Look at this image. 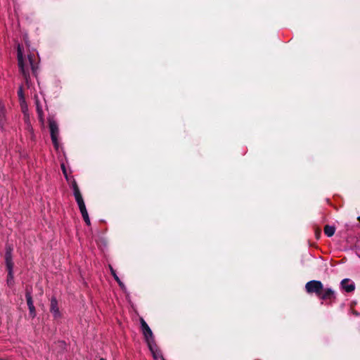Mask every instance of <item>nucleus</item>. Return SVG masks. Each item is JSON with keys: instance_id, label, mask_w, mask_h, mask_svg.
Listing matches in <instances>:
<instances>
[{"instance_id": "1", "label": "nucleus", "mask_w": 360, "mask_h": 360, "mask_svg": "<svg viewBox=\"0 0 360 360\" xmlns=\"http://www.w3.org/2000/svg\"><path fill=\"white\" fill-rule=\"evenodd\" d=\"M305 290L309 294H316L321 300L332 304L336 300L335 292L331 288H324L320 281L312 280L305 285Z\"/></svg>"}, {"instance_id": "2", "label": "nucleus", "mask_w": 360, "mask_h": 360, "mask_svg": "<svg viewBox=\"0 0 360 360\" xmlns=\"http://www.w3.org/2000/svg\"><path fill=\"white\" fill-rule=\"evenodd\" d=\"M35 57L34 54L24 56L22 47L18 45V62L20 70L21 71L25 81L28 83L30 79V70H32L34 74L36 73L37 64L35 63Z\"/></svg>"}, {"instance_id": "3", "label": "nucleus", "mask_w": 360, "mask_h": 360, "mask_svg": "<svg viewBox=\"0 0 360 360\" xmlns=\"http://www.w3.org/2000/svg\"><path fill=\"white\" fill-rule=\"evenodd\" d=\"M51 138L52 143L54 146V148L58 150L59 148V142H58V136H59V129L58 127V124L56 122L52 119L49 120Z\"/></svg>"}, {"instance_id": "4", "label": "nucleus", "mask_w": 360, "mask_h": 360, "mask_svg": "<svg viewBox=\"0 0 360 360\" xmlns=\"http://www.w3.org/2000/svg\"><path fill=\"white\" fill-rule=\"evenodd\" d=\"M74 196H75V200L78 205L79 211L82 214L84 221H85L86 225L90 226V224H91L90 219H89V214L87 212V210L86 208L85 203L83 200L82 194H79L78 195H74Z\"/></svg>"}, {"instance_id": "5", "label": "nucleus", "mask_w": 360, "mask_h": 360, "mask_svg": "<svg viewBox=\"0 0 360 360\" xmlns=\"http://www.w3.org/2000/svg\"><path fill=\"white\" fill-rule=\"evenodd\" d=\"M141 326L147 345L154 343L155 340L153 332L150 327L148 326V325L143 319H141Z\"/></svg>"}, {"instance_id": "6", "label": "nucleus", "mask_w": 360, "mask_h": 360, "mask_svg": "<svg viewBox=\"0 0 360 360\" xmlns=\"http://www.w3.org/2000/svg\"><path fill=\"white\" fill-rule=\"evenodd\" d=\"M50 311L54 319H57L61 317V313L59 310L58 300L55 297H51L50 304Z\"/></svg>"}, {"instance_id": "7", "label": "nucleus", "mask_w": 360, "mask_h": 360, "mask_svg": "<svg viewBox=\"0 0 360 360\" xmlns=\"http://www.w3.org/2000/svg\"><path fill=\"white\" fill-rule=\"evenodd\" d=\"M12 251L13 249L11 247H7L5 253V262L7 267V270L8 271H9L10 274L13 268Z\"/></svg>"}, {"instance_id": "8", "label": "nucleus", "mask_w": 360, "mask_h": 360, "mask_svg": "<svg viewBox=\"0 0 360 360\" xmlns=\"http://www.w3.org/2000/svg\"><path fill=\"white\" fill-rule=\"evenodd\" d=\"M12 251L13 249L11 247H7L5 253V262L7 267V270L8 271H9L10 274L13 268Z\"/></svg>"}, {"instance_id": "9", "label": "nucleus", "mask_w": 360, "mask_h": 360, "mask_svg": "<svg viewBox=\"0 0 360 360\" xmlns=\"http://www.w3.org/2000/svg\"><path fill=\"white\" fill-rule=\"evenodd\" d=\"M25 297H26L27 304L28 309H29L30 316L32 318H34L36 316L37 314H36L35 307L33 303L31 292L27 291L26 294H25Z\"/></svg>"}, {"instance_id": "10", "label": "nucleus", "mask_w": 360, "mask_h": 360, "mask_svg": "<svg viewBox=\"0 0 360 360\" xmlns=\"http://www.w3.org/2000/svg\"><path fill=\"white\" fill-rule=\"evenodd\" d=\"M341 288L347 292H352L355 290L354 283L348 278L343 279L340 283Z\"/></svg>"}, {"instance_id": "11", "label": "nucleus", "mask_w": 360, "mask_h": 360, "mask_svg": "<svg viewBox=\"0 0 360 360\" xmlns=\"http://www.w3.org/2000/svg\"><path fill=\"white\" fill-rule=\"evenodd\" d=\"M148 346L149 349L151 352L153 356L155 359H160L161 360L165 359L163 357L160 349L158 347V346L156 345V344L155 342L148 345Z\"/></svg>"}, {"instance_id": "12", "label": "nucleus", "mask_w": 360, "mask_h": 360, "mask_svg": "<svg viewBox=\"0 0 360 360\" xmlns=\"http://www.w3.org/2000/svg\"><path fill=\"white\" fill-rule=\"evenodd\" d=\"M6 109L4 105L0 102V129H3L6 123Z\"/></svg>"}, {"instance_id": "13", "label": "nucleus", "mask_w": 360, "mask_h": 360, "mask_svg": "<svg viewBox=\"0 0 360 360\" xmlns=\"http://www.w3.org/2000/svg\"><path fill=\"white\" fill-rule=\"evenodd\" d=\"M36 108L39 120L43 124L44 122L43 110L38 100L36 101Z\"/></svg>"}, {"instance_id": "14", "label": "nucleus", "mask_w": 360, "mask_h": 360, "mask_svg": "<svg viewBox=\"0 0 360 360\" xmlns=\"http://www.w3.org/2000/svg\"><path fill=\"white\" fill-rule=\"evenodd\" d=\"M335 229L333 226L326 225L324 227V233L328 237L333 236L335 233Z\"/></svg>"}, {"instance_id": "15", "label": "nucleus", "mask_w": 360, "mask_h": 360, "mask_svg": "<svg viewBox=\"0 0 360 360\" xmlns=\"http://www.w3.org/2000/svg\"><path fill=\"white\" fill-rule=\"evenodd\" d=\"M71 187L72 188L74 195L81 194L78 185L75 179H73L71 183Z\"/></svg>"}, {"instance_id": "16", "label": "nucleus", "mask_w": 360, "mask_h": 360, "mask_svg": "<svg viewBox=\"0 0 360 360\" xmlns=\"http://www.w3.org/2000/svg\"><path fill=\"white\" fill-rule=\"evenodd\" d=\"M18 96L19 97L20 101L25 103V96H24V93H23V90H22V86L19 87V89L18 90Z\"/></svg>"}, {"instance_id": "17", "label": "nucleus", "mask_w": 360, "mask_h": 360, "mask_svg": "<svg viewBox=\"0 0 360 360\" xmlns=\"http://www.w3.org/2000/svg\"><path fill=\"white\" fill-rule=\"evenodd\" d=\"M21 103V108H22V112L23 113L24 115H27V113L28 112V108H27V105L26 104V103H23L22 101H20Z\"/></svg>"}, {"instance_id": "18", "label": "nucleus", "mask_w": 360, "mask_h": 360, "mask_svg": "<svg viewBox=\"0 0 360 360\" xmlns=\"http://www.w3.org/2000/svg\"><path fill=\"white\" fill-rule=\"evenodd\" d=\"M24 120L25 123L27 124V128L30 131H32V127H31L30 122V115L27 113V115H24Z\"/></svg>"}, {"instance_id": "19", "label": "nucleus", "mask_w": 360, "mask_h": 360, "mask_svg": "<svg viewBox=\"0 0 360 360\" xmlns=\"http://www.w3.org/2000/svg\"><path fill=\"white\" fill-rule=\"evenodd\" d=\"M13 270H11V274H10L9 271H8L7 282L8 284H10L13 282Z\"/></svg>"}, {"instance_id": "20", "label": "nucleus", "mask_w": 360, "mask_h": 360, "mask_svg": "<svg viewBox=\"0 0 360 360\" xmlns=\"http://www.w3.org/2000/svg\"><path fill=\"white\" fill-rule=\"evenodd\" d=\"M111 274L112 275L113 278L116 279V278H118L115 271L113 269L112 266H110Z\"/></svg>"}, {"instance_id": "21", "label": "nucleus", "mask_w": 360, "mask_h": 360, "mask_svg": "<svg viewBox=\"0 0 360 360\" xmlns=\"http://www.w3.org/2000/svg\"><path fill=\"white\" fill-rule=\"evenodd\" d=\"M61 168H62L63 174L65 175V178L68 179V175H67V172H66V169L65 167V165H61Z\"/></svg>"}, {"instance_id": "22", "label": "nucleus", "mask_w": 360, "mask_h": 360, "mask_svg": "<svg viewBox=\"0 0 360 360\" xmlns=\"http://www.w3.org/2000/svg\"><path fill=\"white\" fill-rule=\"evenodd\" d=\"M115 280L117 282V283L119 284V285H120L122 288H124V285L123 283L120 281V278H119V277H118V278H116V279H115Z\"/></svg>"}, {"instance_id": "23", "label": "nucleus", "mask_w": 360, "mask_h": 360, "mask_svg": "<svg viewBox=\"0 0 360 360\" xmlns=\"http://www.w3.org/2000/svg\"><path fill=\"white\" fill-rule=\"evenodd\" d=\"M357 219L360 221V216L358 217Z\"/></svg>"}, {"instance_id": "24", "label": "nucleus", "mask_w": 360, "mask_h": 360, "mask_svg": "<svg viewBox=\"0 0 360 360\" xmlns=\"http://www.w3.org/2000/svg\"><path fill=\"white\" fill-rule=\"evenodd\" d=\"M100 360H105V359L103 358H101Z\"/></svg>"}, {"instance_id": "25", "label": "nucleus", "mask_w": 360, "mask_h": 360, "mask_svg": "<svg viewBox=\"0 0 360 360\" xmlns=\"http://www.w3.org/2000/svg\"><path fill=\"white\" fill-rule=\"evenodd\" d=\"M163 360H165V359H163Z\"/></svg>"}]
</instances>
